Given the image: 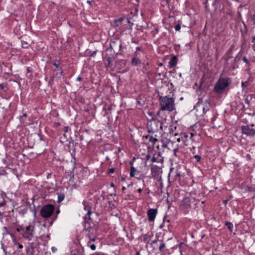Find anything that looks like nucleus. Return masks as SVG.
Listing matches in <instances>:
<instances>
[{
    "mask_svg": "<svg viewBox=\"0 0 255 255\" xmlns=\"http://www.w3.org/2000/svg\"><path fill=\"white\" fill-rule=\"evenodd\" d=\"M7 86V83L0 84V90H3Z\"/></svg>",
    "mask_w": 255,
    "mask_h": 255,
    "instance_id": "obj_52",
    "label": "nucleus"
},
{
    "mask_svg": "<svg viewBox=\"0 0 255 255\" xmlns=\"http://www.w3.org/2000/svg\"><path fill=\"white\" fill-rule=\"evenodd\" d=\"M156 135L155 134L154 136L153 135H147L145 136H143V139H148L149 142H150L151 144V146L154 147V145L156 144V143L158 142V140L156 138Z\"/></svg>",
    "mask_w": 255,
    "mask_h": 255,
    "instance_id": "obj_19",
    "label": "nucleus"
},
{
    "mask_svg": "<svg viewBox=\"0 0 255 255\" xmlns=\"http://www.w3.org/2000/svg\"><path fill=\"white\" fill-rule=\"evenodd\" d=\"M69 127L68 126H65L63 128V131L66 133L67 132H68V130H69Z\"/></svg>",
    "mask_w": 255,
    "mask_h": 255,
    "instance_id": "obj_57",
    "label": "nucleus"
},
{
    "mask_svg": "<svg viewBox=\"0 0 255 255\" xmlns=\"http://www.w3.org/2000/svg\"><path fill=\"white\" fill-rule=\"evenodd\" d=\"M28 210V209L27 207H25L23 209H21L20 210H19L18 211V212L19 215H21L22 216H24V215L27 213Z\"/></svg>",
    "mask_w": 255,
    "mask_h": 255,
    "instance_id": "obj_34",
    "label": "nucleus"
},
{
    "mask_svg": "<svg viewBox=\"0 0 255 255\" xmlns=\"http://www.w3.org/2000/svg\"><path fill=\"white\" fill-rule=\"evenodd\" d=\"M124 25L128 24V26L126 27V29L131 30L132 29V27L133 25V23L130 21V20L128 18L125 17L124 22H123Z\"/></svg>",
    "mask_w": 255,
    "mask_h": 255,
    "instance_id": "obj_27",
    "label": "nucleus"
},
{
    "mask_svg": "<svg viewBox=\"0 0 255 255\" xmlns=\"http://www.w3.org/2000/svg\"><path fill=\"white\" fill-rule=\"evenodd\" d=\"M84 230L88 232V234H91V235H94L96 232V230L92 227L91 225L89 223H86L84 226Z\"/></svg>",
    "mask_w": 255,
    "mask_h": 255,
    "instance_id": "obj_20",
    "label": "nucleus"
},
{
    "mask_svg": "<svg viewBox=\"0 0 255 255\" xmlns=\"http://www.w3.org/2000/svg\"><path fill=\"white\" fill-rule=\"evenodd\" d=\"M147 128L149 133H153L158 131L160 129L162 130V122L153 119V118L150 119H147Z\"/></svg>",
    "mask_w": 255,
    "mask_h": 255,
    "instance_id": "obj_5",
    "label": "nucleus"
},
{
    "mask_svg": "<svg viewBox=\"0 0 255 255\" xmlns=\"http://www.w3.org/2000/svg\"><path fill=\"white\" fill-rule=\"evenodd\" d=\"M151 156L150 155L148 154L145 156V160L146 161L149 160Z\"/></svg>",
    "mask_w": 255,
    "mask_h": 255,
    "instance_id": "obj_63",
    "label": "nucleus"
},
{
    "mask_svg": "<svg viewBox=\"0 0 255 255\" xmlns=\"http://www.w3.org/2000/svg\"><path fill=\"white\" fill-rule=\"evenodd\" d=\"M215 58L217 60H218L219 58V53L218 52V49L217 48L216 49V53L215 54Z\"/></svg>",
    "mask_w": 255,
    "mask_h": 255,
    "instance_id": "obj_54",
    "label": "nucleus"
},
{
    "mask_svg": "<svg viewBox=\"0 0 255 255\" xmlns=\"http://www.w3.org/2000/svg\"><path fill=\"white\" fill-rule=\"evenodd\" d=\"M180 28H181V25L179 23H178L175 26V29L176 31L180 30Z\"/></svg>",
    "mask_w": 255,
    "mask_h": 255,
    "instance_id": "obj_53",
    "label": "nucleus"
},
{
    "mask_svg": "<svg viewBox=\"0 0 255 255\" xmlns=\"http://www.w3.org/2000/svg\"><path fill=\"white\" fill-rule=\"evenodd\" d=\"M113 56L106 54L103 56V60L105 65V67L107 70L112 65V62L114 60Z\"/></svg>",
    "mask_w": 255,
    "mask_h": 255,
    "instance_id": "obj_15",
    "label": "nucleus"
},
{
    "mask_svg": "<svg viewBox=\"0 0 255 255\" xmlns=\"http://www.w3.org/2000/svg\"><path fill=\"white\" fill-rule=\"evenodd\" d=\"M157 214V209L156 208L149 209L147 212L148 219L150 222L154 221Z\"/></svg>",
    "mask_w": 255,
    "mask_h": 255,
    "instance_id": "obj_16",
    "label": "nucleus"
},
{
    "mask_svg": "<svg viewBox=\"0 0 255 255\" xmlns=\"http://www.w3.org/2000/svg\"><path fill=\"white\" fill-rule=\"evenodd\" d=\"M108 205H109V206L111 208H116V206L114 205V204L113 203L112 201H108Z\"/></svg>",
    "mask_w": 255,
    "mask_h": 255,
    "instance_id": "obj_49",
    "label": "nucleus"
},
{
    "mask_svg": "<svg viewBox=\"0 0 255 255\" xmlns=\"http://www.w3.org/2000/svg\"><path fill=\"white\" fill-rule=\"evenodd\" d=\"M52 64L53 66H55V69H54V71L55 72L56 71H60L59 75H58V73H56V74H54V76H57V77H60L63 74V71L62 70L61 67L60 66V61L59 60H55V61H52Z\"/></svg>",
    "mask_w": 255,
    "mask_h": 255,
    "instance_id": "obj_17",
    "label": "nucleus"
},
{
    "mask_svg": "<svg viewBox=\"0 0 255 255\" xmlns=\"http://www.w3.org/2000/svg\"><path fill=\"white\" fill-rule=\"evenodd\" d=\"M181 138H178L177 139V141L180 142L181 140L183 141L185 145H188L189 143V139H191V140H193V137L194 136V134L193 133H187V132H182L180 134Z\"/></svg>",
    "mask_w": 255,
    "mask_h": 255,
    "instance_id": "obj_10",
    "label": "nucleus"
},
{
    "mask_svg": "<svg viewBox=\"0 0 255 255\" xmlns=\"http://www.w3.org/2000/svg\"><path fill=\"white\" fill-rule=\"evenodd\" d=\"M150 240V236L148 234H146L143 235L142 241L145 243H148Z\"/></svg>",
    "mask_w": 255,
    "mask_h": 255,
    "instance_id": "obj_31",
    "label": "nucleus"
},
{
    "mask_svg": "<svg viewBox=\"0 0 255 255\" xmlns=\"http://www.w3.org/2000/svg\"><path fill=\"white\" fill-rule=\"evenodd\" d=\"M38 248L34 246L33 243H29L26 247V253L28 255H42V253L38 251Z\"/></svg>",
    "mask_w": 255,
    "mask_h": 255,
    "instance_id": "obj_11",
    "label": "nucleus"
},
{
    "mask_svg": "<svg viewBox=\"0 0 255 255\" xmlns=\"http://www.w3.org/2000/svg\"><path fill=\"white\" fill-rule=\"evenodd\" d=\"M129 164L130 165V173L129 175L130 177H135L137 179H141V174H140V171L137 170L135 167L133 166V162L130 161Z\"/></svg>",
    "mask_w": 255,
    "mask_h": 255,
    "instance_id": "obj_14",
    "label": "nucleus"
},
{
    "mask_svg": "<svg viewBox=\"0 0 255 255\" xmlns=\"http://www.w3.org/2000/svg\"><path fill=\"white\" fill-rule=\"evenodd\" d=\"M192 159H195L196 162H200L201 159V157L199 155H195L193 156Z\"/></svg>",
    "mask_w": 255,
    "mask_h": 255,
    "instance_id": "obj_44",
    "label": "nucleus"
},
{
    "mask_svg": "<svg viewBox=\"0 0 255 255\" xmlns=\"http://www.w3.org/2000/svg\"><path fill=\"white\" fill-rule=\"evenodd\" d=\"M98 51V50H95L94 51H90L88 52V56L91 57H94Z\"/></svg>",
    "mask_w": 255,
    "mask_h": 255,
    "instance_id": "obj_39",
    "label": "nucleus"
},
{
    "mask_svg": "<svg viewBox=\"0 0 255 255\" xmlns=\"http://www.w3.org/2000/svg\"><path fill=\"white\" fill-rule=\"evenodd\" d=\"M147 114L151 117V118H153V119H156L155 115L154 112L148 111L147 112Z\"/></svg>",
    "mask_w": 255,
    "mask_h": 255,
    "instance_id": "obj_47",
    "label": "nucleus"
},
{
    "mask_svg": "<svg viewBox=\"0 0 255 255\" xmlns=\"http://www.w3.org/2000/svg\"><path fill=\"white\" fill-rule=\"evenodd\" d=\"M178 62V58L176 56H173L169 61L168 62V67L169 68H172L175 67Z\"/></svg>",
    "mask_w": 255,
    "mask_h": 255,
    "instance_id": "obj_21",
    "label": "nucleus"
},
{
    "mask_svg": "<svg viewBox=\"0 0 255 255\" xmlns=\"http://www.w3.org/2000/svg\"><path fill=\"white\" fill-rule=\"evenodd\" d=\"M122 43L119 38L112 39L110 41L109 49L113 51L116 55H123V52L121 50Z\"/></svg>",
    "mask_w": 255,
    "mask_h": 255,
    "instance_id": "obj_6",
    "label": "nucleus"
},
{
    "mask_svg": "<svg viewBox=\"0 0 255 255\" xmlns=\"http://www.w3.org/2000/svg\"><path fill=\"white\" fill-rule=\"evenodd\" d=\"M233 53V48L230 47L226 52L225 55L226 57L225 58V60L227 62L229 60L233 57L232 56Z\"/></svg>",
    "mask_w": 255,
    "mask_h": 255,
    "instance_id": "obj_24",
    "label": "nucleus"
},
{
    "mask_svg": "<svg viewBox=\"0 0 255 255\" xmlns=\"http://www.w3.org/2000/svg\"><path fill=\"white\" fill-rule=\"evenodd\" d=\"M173 96L174 95L173 94L171 97L167 96H159V102L160 108L156 113L157 116H160L161 111H167L171 112L176 109L175 104V97H173Z\"/></svg>",
    "mask_w": 255,
    "mask_h": 255,
    "instance_id": "obj_2",
    "label": "nucleus"
},
{
    "mask_svg": "<svg viewBox=\"0 0 255 255\" xmlns=\"http://www.w3.org/2000/svg\"><path fill=\"white\" fill-rule=\"evenodd\" d=\"M8 197L6 194L3 191L0 190V221H2L4 217L6 218L7 221L10 224H14L17 222L16 218L14 216V210L8 212L6 214L5 209L7 206V199Z\"/></svg>",
    "mask_w": 255,
    "mask_h": 255,
    "instance_id": "obj_1",
    "label": "nucleus"
},
{
    "mask_svg": "<svg viewBox=\"0 0 255 255\" xmlns=\"http://www.w3.org/2000/svg\"><path fill=\"white\" fill-rule=\"evenodd\" d=\"M225 225L227 227L228 230L231 232H233L234 226H233V224L231 222H230L229 221H226L225 223Z\"/></svg>",
    "mask_w": 255,
    "mask_h": 255,
    "instance_id": "obj_30",
    "label": "nucleus"
},
{
    "mask_svg": "<svg viewBox=\"0 0 255 255\" xmlns=\"http://www.w3.org/2000/svg\"><path fill=\"white\" fill-rule=\"evenodd\" d=\"M161 142L162 143L161 146L162 148H165L167 147L168 142L166 140H165L164 139H161Z\"/></svg>",
    "mask_w": 255,
    "mask_h": 255,
    "instance_id": "obj_40",
    "label": "nucleus"
},
{
    "mask_svg": "<svg viewBox=\"0 0 255 255\" xmlns=\"http://www.w3.org/2000/svg\"><path fill=\"white\" fill-rule=\"evenodd\" d=\"M82 204L84 206V210L85 211H88L89 209H92V207L90 206L89 203L86 200H83Z\"/></svg>",
    "mask_w": 255,
    "mask_h": 255,
    "instance_id": "obj_28",
    "label": "nucleus"
},
{
    "mask_svg": "<svg viewBox=\"0 0 255 255\" xmlns=\"http://www.w3.org/2000/svg\"><path fill=\"white\" fill-rule=\"evenodd\" d=\"M249 81L242 82L241 85L243 89H244L248 85Z\"/></svg>",
    "mask_w": 255,
    "mask_h": 255,
    "instance_id": "obj_46",
    "label": "nucleus"
},
{
    "mask_svg": "<svg viewBox=\"0 0 255 255\" xmlns=\"http://www.w3.org/2000/svg\"><path fill=\"white\" fill-rule=\"evenodd\" d=\"M114 172H115V168H112L110 169L108 173L111 174V173H113Z\"/></svg>",
    "mask_w": 255,
    "mask_h": 255,
    "instance_id": "obj_61",
    "label": "nucleus"
},
{
    "mask_svg": "<svg viewBox=\"0 0 255 255\" xmlns=\"http://www.w3.org/2000/svg\"><path fill=\"white\" fill-rule=\"evenodd\" d=\"M142 71L145 72L149 69V64L148 62H145V61H142Z\"/></svg>",
    "mask_w": 255,
    "mask_h": 255,
    "instance_id": "obj_29",
    "label": "nucleus"
},
{
    "mask_svg": "<svg viewBox=\"0 0 255 255\" xmlns=\"http://www.w3.org/2000/svg\"><path fill=\"white\" fill-rule=\"evenodd\" d=\"M252 99V95H249L246 96V98L244 99V101L246 104H247L248 106H249L251 101Z\"/></svg>",
    "mask_w": 255,
    "mask_h": 255,
    "instance_id": "obj_32",
    "label": "nucleus"
},
{
    "mask_svg": "<svg viewBox=\"0 0 255 255\" xmlns=\"http://www.w3.org/2000/svg\"><path fill=\"white\" fill-rule=\"evenodd\" d=\"M15 245H17L18 246V249H22L23 247L22 245L18 244L17 242H16V244H15Z\"/></svg>",
    "mask_w": 255,
    "mask_h": 255,
    "instance_id": "obj_62",
    "label": "nucleus"
},
{
    "mask_svg": "<svg viewBox=\"0 0 255 255\" xmlns=\"http://www.w3.org/2000/svg\"><path fill=\"white\" fill-rule=\"evenodd\" d=\"M243 61L245 63H246L247 64L250 65V61L249 60V59L246 56H244L243 58Z\"/></svg>",
    "mask_w": 255,
    "mask_h": 255,
    "instance_id": "obj_51",
    "label": "nucleus"
},
{
    "mask_svg": "<svg viewBox=\"0 0 255 255\" xmlns=\"http://www.w3.org/2000/svg\"><path fill=\"white\" fill-rule=\"evenodd\" d=\"M165 245L164 243H162L159 247V250L160 252L162 253L165 251Z\"/></svg>",
    "mask_w": 255,
    "mask_h": 255,
    "instance_id": "obj_37",
    "label": "nucleus"
},
{
    "mask_svg": "<svg viewBox=\"0 0 255 255\" xmlns=\"http://www.w3.org/2000/svg\"><path fill=\"white\" fill-rule=\"evenodd\" d=\"M191 198L190 197H184L180 202V206L187 210L191 208Z\"/></svg>",
    "mask_w": 255,
    "mask_h": 255,
    "instance_id": "obj_13",
    "label": "nucleus"
},
{
    "mask_svg": "<svg viewBox=\"0 0 255 255\" xmlns=\"http://www.w3.org/2000/svg\"><path fill=\"white\" fill-rule=\"evenodd\" d=\"M131 43H135V44H138V41L134 39L133 38L131 39Z\"/></svg>",
    "mask_w": 255,
    "mask_h": 255,
    "instance_id": "obj_60",
    "label": "nucleus"
},
{
    "mask_svg": "<svg viewBox=\"0 0 255 255\" xmlns=\"http://www.w3.org/2000/svg\"><path fill=\"white\" fill-rule=\"evenodd\" d=\"M155 154H154L153 157L151 159L152 162H156L158 164V165H163L164 161V157L161 155L160 152H158L156 157L155 156Z\"/></svg>",
    "mask_w": 255,
    "mask_h": 255,
    "instance_id": "obj_18",
    "label": "nucleus"
},
{
    "mask_svg": "<svg viewBox=\"0 0 255 255\" xmlns=\"http://www.w3.org/2000/svg\"><path fill=\"white\" fill-rule=\"evenodd\" d=\"M87 245L88 247H90V248H91V249L93 251H94L96 250V245L94 244H91V242L90 241H89L88 243H87Z\"/></svg>",
    "mask_w": 255,
    "mask_h": 255,
    "instance_id": "obj_41",
    "label": "nucleus"
},
{
    "mask_svg": "<svg viewBox=\"0 0 255 255\" xmlns=\"http://www.w3.org/2000/svg\"><path fill=\"white\" fill-rule=\"evenodd\" d=\"M174 248L177 249L178 248L179 251L180 253V255H182V252L184 250H185L186 248V245L183 242L180 243L178 245L176 246V247H174Z\"/></svg>",
    "mask_w": 255,
    "mask_h": 255,
    "instance_id": "obj_26",
    "label": "nucleus"
},
{
    "mask_svg": "<svg viewBox=\"0 0 255 255\" xmlns=\"http://www.w3.org/2000/svg\"><path fill=\"white\" fill-rule=\"evenodd\" d=\"M22 115L21 116H19V120H21L22 118L26 117H27V113H26V112L24 111L23 109L22 110Z\"/></svg>",
    "mask_w": 255,
    "mask_h": 255,
    "instance_id": "obj_48",
    "label": "nucleus"
},
{
    "mask_svg": "<svg viewBox=\"0 0 255 255\" xmlns=\"http://www.w3.org/2000/svg\"><path fill=\"white\" fill-rule=\"evenodd\" d=\"M11 237L12 238V240H13V242L14 243V244L15 245L16 244V237L15 236V235H14V234H13L11 232V233L9 234Z\"/></svg>",
    "mask_w": 255,
    "mask_h": 255,
    "instance_id": "obj_45",
    "label": "nucleus"
},
{
    "mask_svg": "<svg viewBox=\"0 0 255 255\" xmlns=\"http://www.w3.org/2000/svg\"><path fill=\"white\" fill-rule=\"evenodd\" d=\"M166 202L168 205V207H170V205L171 204L172 200H169L168 198L166 199Z\"/></svg>",
    "mask_w": 255,
    "mask_h": 255,
    "instance_id": "obj_58",
    "label": "nucleus"
},
{
    "mask_svg": "<svg viewBox=\"0 0 255 255\" xmlns=\"http://www.w3.org/2000/svg\"><path fill=\"white\" fill-rule=\"evenodd\" d=\"M21 46L23 48L28 49L30 47V44L28 43L27 42L24 41L23 40L21 41Z\"/></svg>",
    "mask_w": 255,
    "mask_h": 255,
    "instance_id": "obj_35",
    "label": "nucleus"
},
{
    "mask_svg": "<svg viewBox=\"0 0 255 255\" xmlns=\"http://www.w3.org/2000/svg\"><path fill=\"white\" fill-rule=\"evenodd\" d=\"M238 68V65H237V63H235V62H233L230 66V69L232 70H234L236 68Z\"/></svg>",
    "mask_w": 255,
    "mask_h": 255,
    "instance_id": "obj_43",
    "label": "nucleus"
},
{
    "mask_svg": "<svg viewBox=\"0 0 255 255\" xmlns=\"http://www.w3.org/2000/svg\"><path fill=\"white\" fill-rule=\"evenodd\" d=\"M141 50V48L140 47H136V51L134 52L138 53L137 52L138 51H140Z\"/></svg>",
    "mask_w": 255,
    "mask_h": 255,
    "instance_id": "obj_64",
    "label": "nucleus"
},
{
    "mask_svg": "<svg viewBox=\"0 0 255 255\" xmlns=\"http://www.w3.org/2000/svg\"><path fill=\"white\" fill-rule=\"evenodd\" d=\"M87 237L89 239V241L94 242L96 240V236L94 235H91V234H87Z\"/></svg>",
    "mask_w": 255,
    "mask_h": 255,
    "instance_id": "obj_36",
    "label": "nucleus"
},
{
    "mask_svg": "<svg viewBox=\"0 0 255 255\" xmlns=\"http://www.w3.org/2000/svg\"><path fill=\"white\" fill-rule=\"evenodd\" d=\"M92 213V212L91 211V209H89V210H88V211H87V213L86 214V215L85 216V219L88 218V220H91V218L90 216H91Z\"/></svg>",
    "mask_w": 255,
    "mask_h": 255,
    "instance_id": "obj_38",
    "label": "nucleus"
},
{
    "mask_svg": "<svg viewBox=\"0 0 255 255\" xmlns=\"http://www.w3.org/2000/svg\"><path fill=\"white\" fill-rule=\"evenodd\" d=\"M158 32H159V28L157 27H155L154 30L151 32L153 37H154L155 34L157 33Z\"/></svg>",
    "mask_w": 255,
    "mask_h": 255,
    "instance_id": "obj_50",
    "label": "nucleus"
},
{
    "mask_svg": "<svg viewBox=\"0 0 255 255\" xmlns=\"http://www.w3.org/2000/svg\"><path fill=\"white\" fill-rule=\"evenodd\" d=\"M125 17H121L115 19L114 20V23L116 27H121L122 25H124Z\"/></svg>",
    "mask_w": 255,
    "mask_h": 255,
    "instance_id": "obj_22",
    "label": "nucleus"
},
{
    "mask_svg": "<svg viewBox=\"0 0 255 255\" xmlns=\"http://www.w3.org/2000/svg\"><path fill=\"white\" fill-rule=\"evenodd\" d=\"M254 124H249L244 125L241 127V131L243 135L245 134L246 136L253 137L255 135V128Z\"/></svg>",
    "mask_w": 255,
    "mask_h": 255,
    "instance_id": "obj_8",
    "label": "nucleus"
},
{
    "mask_svg": "<svg viewBox=\"0 0 255 255\" xmlns=\"http://www.w3.org/2000/svg\"><path fill=\"white\" fill-rule=\"evenodd\" d=\"M54 210L55 207L53 205L51 204H46L41 208L40 214L44 218H49L51 216Z\"/></svg>",
    "mask_w": 255,
    "mask_h": 255,
    "instance_id": "obj_7",
    "label": "nucleus"
},
{
    "mask_svg": "<svg viewBox=\"0 0 255 255\" xmlns=\"http://www.w3.org/2000/svg\"><path fill=\"white\" fill-rule=\"evenodd\" d=\"M64 198H65V195L64 193H58L57 202L60 203V202H62L64 199Z\"/></svg>",
    "mask_w": 255,
    "mask_h": 255,
    "instance_id": "obj_33",
    "label": "nucleus"
},
{
    "mask_svg": "<svg viewBox=\"0 0 255 255\" xmlns=\"http://www.w3.org/2000/svg\"><path fill=\"white\" fill-rule=\"evenodd\" d=\"M71 144H72L73 149L72 152L71 153V156L74 158V160L75 161V154H76V149L75 146L77 144V143L75 142L73 140L71 142H69V144L68 145V147H70Z\"/></svg>",
    "mask_w": 255,
    "mask_h": 255,
    "instance_id": "obj_25",
    "label": "nucleus"
},
{
    "mask_svg": "<svg viewBox=\"0 0 255 255\" xmlns=\"http://www.w3.org/2000/svg\"><path fill=\"white\" fill-rule=\"evenodd\" d=\"M240 59H241V57H239L238 55H237L236 57L235 58L234 62L237 63L239 62V61L240 60Z\"/></svg>",
    "mask_w": 255,
    "mask_h": 255,
    "instance_id": "obj_55",
    "label": "nucleus"
},
{
    "mask_svg": "<svg viewBox=\"0 0 255 255\" xmlns=\"http://www.w3.org/2000/svg\"><path fill=\"white\" fill-rule=\"evenodd\" d=\"M251 21L253 24L255 26V10L254 13L251 15Z\"/></svg>",
    "mask_w": 255,
    "mask_h": 255,
    "instance_id": "obj_42",
    "label": "nucleus"
},
{
    "mask_svg": "<svg viewBox=\"0 0 255 255\" xmlns=\"http://www.w3.org/2000/svg\"><path fill=\"white\" fill-rule=\"evenodd\" d=\"M34 229V225L31 223L26 227L18 225L16 227V230L20 233L22 238L28 241L31 240L33 237L35 233Z\"/></svg>",
    "mask_w": 255,
    "mask_h": 255,
    "instance_id": "obj_3",
    "label": "nucleus"
},
{
    "mask_svg": "<svg viewBox=\"0 0 255 255\" xmlns=\"http://www.w3.org/2000/svg\"><path fill=\"white\" fill-rule=\"evenodd\" d=\"M4 230H5V233L6 234L9 235L11 233V232L8 230V229L6 227H4Z\"/></svg>",
    "mask_w": 255,
    "mask_h": 255,
    "instance_id": "obj_56",
    "label": "nucleus"
},
{
    "mask_svg": "<svg viewBox=\"0 0 255 255\" xmlns=\"http://www.w3.org/2000/svg\"><path fill=\"white\" fill-rule=\"evenodd\" d=\"M232 83V80L230 77L220 78L214 88V91L218 94H222L224 89L228 87Z\"/></svg>",
    "mask_w": 255,
    "mask_h": 255,
    "instance_id": "obj_4",
    "label": "nucleus"
},
{
    "mask_svg": "<svg viewBox=\"0 0 255 255\" xmlns=\"http://www.w3.org/2000/svg\"><path fill=\"white\" fill-rule=\"evenodd\" d=\"M163 165H153L151 168V174L154 179L158 178L162 173V168Z\"/></svg>",
    "mask_w": 255,
    "mask_h": 255,
    "instance_id": "obj_9",
    "label": "nucleus"
},
{
    "mask_svg": "<svg viewBox=\"0 0 255 255\" xmlns=\"http://www.w3.org/2000/svg\"><path fill=\"white\" fill-rule=\"evenodd\" d=\"M210 101L209 99H207L204 101V107H203V114H206L210 109Z\"/></svg>",
    "mask_w": 255,
    "mask_h": 255,
    "instance_id": "obj_23",
    "label": "nucleus"
},
{
    "mask_svg": "<svg viewBox=\"0 0 255 255\" xmlns=\"http://www.w3.org/2000/svg\"><path fill=\"white\" fill-rule=\"evenodd\" d=\"M103 109H104L106 111H110L112 110V106H109L107 109H106V106H105L103 108Z\"/></svg>",
    "mask_w": 255,
    "mask_h": 255,
    "instance_id": "obj_59",
    "label": "nucleus"
},
{
    "mask_svg": "<svg viewBox=\"0 0 255 255\" xmlns=\"http://www.w3.org/2000/svg\"><path fill=\"white\" fill-rule=\"evenodd\" d=\"M142 60L139 58L138 53L134 52L130 61V64L133 67H139L142 65Z\"/></svg>",
    "mask_w": 255,
    "mask_h": 255,
    "instance_id": "obj_12",
    "label": "nucleus"
}]
</instances>
